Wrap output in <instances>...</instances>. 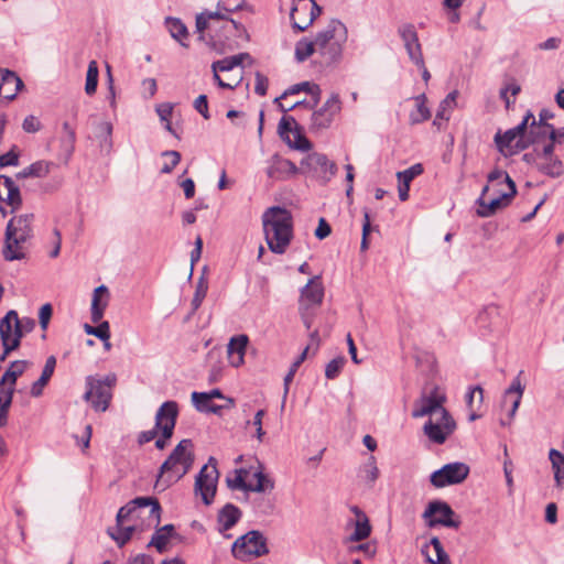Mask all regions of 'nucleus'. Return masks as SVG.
<instances>
[{"mask_svg":"<svg viewBox=\"0 0 564 564\" xmlns=\"http://www.w3.org/2000/svg\"><path fill=\"white\" fill-rule=\"evenodd\" d=\"M265 242L276 254H283L293 238V217L289 209L272 206L261 217Z\"/></svg>","mask_w":564,"mask_h":564,"instance_id":"1","label":"nucleus"},{"mask_svg":"<svg viewBox=\"0 0 564 564\" xmlns=\"http://www.w3.org/2000/svg\"><path fill=\"white\" fill-rule=\"evenodd\" d=\"M193 443L191 440H182L160 468L155 487L165 490L172 484L185 476L194 463Z\"/></svg>","mask_w":564,"mask_h":564,"instance_id":"2","label":"nucleus"},{"mask_svg":"<svg viewBox=\"0 0 564 564\" xmlns=\"http://www.w3.org/2000/svg\"><path fill=\"white\" fill-rule=\"evenodd\" d=\"M347 39L348 31L346 25L337 19L330 20L326 28L315 36L321 63L326 66L338 64L343 57V50Z\"/></svg>","mask_w":564,"mask_h":564,"instance_id":"3","label":"nucleus"},{"mask_svg":"<svg viewBox=\"0 0 564 564\" xmlns=\"http://www.w3.org/2000/svg\"><path fill=\"white\" fill-rule=\"evenodd\" d=\"M241 8V4L235 8H227L221 2H218L216 11H204L196 15V32L198 33V40L206 42V30H214L221 32L220 37H228L231 32L240 30L242 26L240 23L230 19L226 13L235 12Z\"/></svg>","mask_w":564,"mask_h":564,"instance_id":"4","label":"nucleus"},{"mask_svg":"<svg viewBox=\"0 0 564 564\" xmlns=\"http://www.w3.org/2000/svg\"><path fill=\"white\" fill-rule=\"evenodd\" d=\"M532 135L533 151L527 153L524 158L532 161L534 166L543 174L551 177H558L564 172L562 161L554 154V144L552 140H547L538 134Z\"/></svg>","mask_w":564,"mask_h":564,"instance_id":"5","label":"nucleus"},{"mask_svg":"<svg viewBox=\"0 0 564 564\" xmlns=\"http://www.w3.org/2000/svg\"><path fill=\"white\" fill-rule=\"evenodd\" d=\"M116 376L108 375L104 379L88 376L86 378V392L84 400L90 402L95 411L105 412L111 400V388L116 383Z\"/></svg>","mask_w":564,"mask_h":564,"instance_id":"6","label":"nucleus"},{"mask_svg":"<svg viewBox=\"0 0 564 564\" xmlns=\"http://www.w3.org/2000/svg\"><path fill=\"white\" fill-rule=\"evenodd\" d=\"M533 119H535L534 116L528 112L523 120L514 128L507 130L502 135L496 133V148L499 152L505 156H510L527 148L528 141L525 140L524 133L528 127L531 128Z\"/></svg>","mask_w":564,"mask_h":564,"instance_id":"7","label":"nucleus"},{"mask_svg":"<svg viewBox=\"0 0 564 564\" xmlns=\"http://www.w3.org/2000/svg\"><path fill=\"white\" fill-rule=\"evenodd\" d=\"M148 507H150L148 516L150 524L153 523L155 527L159 525L161 518V506L158 499L152 497H137L129 501L126 506L119 509L116 521L118 524H121L130 518H142L144 509Z\"/></svg>","mask_w":564,"mask_h":564,"instance_id":"8","label":"nucleus"},{"mask_svg":"<svg viewBox=\"0 0 564 564\" xmlns=\"http://www.w3.org/2000/svg\"><path fill=\"white\" fill-rule=\"evenodd\" d=\"M446 398L438 387H433L429 392H423L413 403L412 417L429 416L432 419L443 413L446 414L444 402Z\"/></svg>","mask_w":564,"mask_h":564,"instance_id":"9","label":"nucleus"},{"mask_svg":"<svg viewBox=\"0 0 564 564\" xmlns=\"http://www.w3.org/2000/svg\"><path fill=\"white\" fill-rule=\"evenodd\" d=\"M232 554L240 561H249L268 553L265 538L259 531H249L238 538L232 545Z\"/></svg>","mask_w":564,"mask_h":564,"instance_id":"10","label":"nucleus"},{"mask_svg":"<svg viewBox=\"0 0 564 564\" xmlns=\"http://www.w3.org/2000/svg\"><path fill=\"white\" fill-rule=\"evenodd\" d=\"M218 478L217 460L214 457H209L208 464L202 467L195 480V494L202 497L205 505L213 502Z\"/></svg>","mask_w":564,"mask_h":564,"instance_id":"11","label":"nucleus"},{"mask_svg":"<svg viewBox=\"0 0 564 564\" xmlns=\"http://www.w3.org/2000/svg\"><path fill=\"white\" fill-rule=\"evenodd\" d=\"M469 471V466L463 462L448 463L433 471L430 481L435 488L458 485L468 477Z\"/></svg>","mask_w":564,"mask_h":564,"instance_id":"12","label":"nucleus"},{"mask_svg":"<svg viewBox=\"0 0 564 564\" xmlns=\"http://www.w3.org/2000/svg\"><path fill=\"white\" fill-rule=\"evenodd\" d=\"M456 422L448 411L429 419L423 425V433L433 444L442 445L455 432Z\"/></svg>","mask_w":564,"mask_h":564,"instance_id":"13","label":"nucleus"},{"mask_svg":"<svg viewBox=\"0 0 564 564\" xmlns=\"http://www.w3.org/2000/svg\"><path fill=\"white\" fill-rule=\"evenodd\" d=\"M178 415V405L175 401L164 402L155 415V427L162 432L163 438L155 441V446L163 449L166 446V440L171 438Z\"/></svg>","mask_w":564,"mask_h":564,"instance_id":"14","label":"nucleus"},{"mask_svg":"<svg viewBox=\"0 0 564 564\" xmlns=\"http://www.w3.org/2000/svg\"><path fill=\"white\" fill-rule=\"evenodd\" d=\"M427 527L443 525L458 528L460 522L455 520V512L447 502L441 500L431 501L422 514Z\"/></svg>","mask_w":564,"mask_h":564,"instance_id":"15","label":"nucleus"},{"mask_svg":"<svg viewBox=\"0 0 564 564\" xmlns=\"http://www.w3.org/2000/svg\"><path fill=\"white\" fill-rule=\"evenodd\" d=\"M300 91H305L306 94H308L311 96V100L310 101H304V100L296 101L293 105H291L290 107H284L283 104H279V107L283 112L296 110L300 108H306V109L311 110L319 104L321 94H322L321 87L317 84L311 83V82H302V83L291 86L282 94L280 99H283L289 95L299 94Z\"/></svg>","mask_w":564,"mask_h":564,"instance_id":"16","label":"nucleus"},{"mask_svg":"<svg viewBox=\"0 0 564 564\" xmlns=\"http://www.w3.org/2000/svg\"><path fill=\"white\" fill-rule=\"evenodd\" d=\"M340 99L333 94L325 104L311 115L310 130L318 132L330 127L334 117L340 111Z\"/></svg>","mask_w":564,"mask_h":564,"instance_id":"17","label":"nucleus"},{"mask_svg":"<svg viewBox=\"0 0 564 564\" xmlns=\"http://www.w3.org/2000/svg\"><path fill=\"white\" fill-rule=\"evenodd\" d=\"M322 13V8L314 0H301L292 8L290 19L292 26L302 32Z\"/></svg>","mask_w":564,"mask_h":564,"instance_id":"18","label":"nucleus"},{"mask_svg":"<svg viewBox=\"0 0 564 564\" xmlns=\"http://www.w3.org/2000/svg\"><path fill=\"white\" fill-rule=\"evenodd\" d=\"M523 390H524V388L521 384L520 377L517 376L512 380L511 384L503 392V395H502V399L500 402V411H501V413H506V415H507V419H505L502 416L500 417L501 425L509 424L510 421L512 420V417L514 416V414L519 408L520 401L522 399Z\"/></svg>","mask_w":564,"mask_h":564,"instance_id":"19","label":"nucleus"},{"mask_svg":"<svg viewBox=\"0 0 564 564\" xmlns=\"http://www.w3.org/2000/svg\"><path fill=\"white\" fill-rule=\"evenodd\" d=\"M14 319H17V312L11 310L0 321V337L4 348L2 360L6 355L20 346L21 334L15 330Z\"/></svg>","mask_w":564,"mask_h":564,"instance_id":"20","label":"nucleus"},{"mask_svg":"<svg viewBox=\"0 0 564 564\" xmlns=\"http://www.w3.org/2000/svg\"><path fill=\"white\" fill-rule=\"evenodd\" d=\"M517 194L516 183L507 172L496 170V210L508 207Z\"/></svg>","mask_w":564,"mask_h":564,"instance_id":"21","label":"nucleus"},{"mask_svg":"<svg viewBox=\"0 0 564 564\" xmlns=\"http://www.w3.org/2000/svg\"><path fill=\"white\" fill-rule=\"evenodd\" d=\"M399 34L404 43L410 59L417 66L423 67V55L417 33L413 25L405 24L399 29Z\"/></svg>","mask_w":564,"mask_h":564,"instance_id":"22","label":"nucleus"},{"mask_svg":"<svg viewBox=\"0 0 564 564\" xmlns=\"http://www.w3.org/2000/svg\"><path fill=\"white\" fill-rule=\"evenodd\" d=\"M299 173L296 165L278 154L268 161L267 175L274 181H284Z\"/></svg>","mask_w":564,"mask_h":564,"instance_id":"23","label":"nucleus"},{"mask_svg":"<svg viewBox=\"0 0 564 564\" xmlns=\"http://www.w3.org/2000/svg\"><path fill=\"white\" fill-rule=\"evenodd\" d=\"M302 163L306 164L311 170L319 173L324 182L330 181V178L337 173V165L335 162L329 161L323 153H310Z\"/></svg>","mask_w":564,"mask_h":564,"instance_id":"24","label":"nucleus"},{"mask_svg":"<svg viewBox=\"0 0 564 564\" xmlns=\"http://www.w3.org/2000/svg\"><path fill=\"white\" fill-rule=\"evenodd\" d=\"M0 200L11 206V213L17 212L22 206L20 188L14 181L7 175H0Z\"/></svg>","mask_w":564,"mask_h":564,"instance_id":"25","label":"nucleus"},{"mask_svg":"<svg viewBox=\"0 0 564 564\" xmlns=\"http://www.w3.org/2000/svg\"><path fill=\"white\" fill-rule=\"evenodd\" d=\"M324 297V289L318 281V276L311 279L307 284L301 290L300 307L310 310L322 303Z\"/></svg>","mask_w":564,"mask_h":564,"instance_id":"26","label":"nucleus"},{"mask_svg":"<svg viewBox=\"0 0 564 564\" xmlns=\"http://www.w3.org/2000/svg\"><path fill=\"white\" fill-rule=\"evenodd\" d=\"M33 220L34 215L32 213L14 216L9 220L6 231L9 232V236L13 234L19 237L20 240L28 241L33 235Z\"/></svg>","mask_w":564,"mask_h":564,"instance_id":"27","label":"nucleus"},{"mask_svg":"<svg viewBox=\"0 0 564 564\" xmlns=\"http://www.w3.org/2000/svg\"><path fill=\"white\" fill-rule=\"evenodd\" d=\"M22 87L23 82L14 72L0 67V97L10 101Z\"/></svg>","mask_w":564,"mask_h":564,"instance_id":"28","label":"nucleus"},{"mask_svg":"<svg viewBox=\"0 0 564 564\" xmlns=\"http://www.w3.org/2000/svg\"><path fill=\"white\" fill-rule=\"evenodd\" d=\"M249 338L245 334H240L230 338L227 345V355L229 364L232 367H239L243 364Z\"/></svg>","mask_w":564,"mask_h":564,"instance_id":"29","label":"nucleus"},{"mask_svg":"<svg viewBox=\"0 0 564 564\" xmlns=\"http://www.w3.org/2000/svg\"><path fill=\"white\" fill-rule=\"evenodd\" d=\"M109 304V291L106 285H99L94 290L91 299V322L99 323Z\"/></svg>","mask_w":564,"mask_h":564,"instance_id":"30","label":"nucleus"},{"mask_svg":"<svg viewBox=\"0 0 564 564\" xmlns=\"http://www.w3.org/2000/svg\"><path fill=\"white\" fill-rule=\"evenodd\" d=\"M25 240H20L15 235H10L6 231L4 246L2 250L3 258L7 261L22 260L25 258L24 243Z\"/></svg>","mask_w":564,"mask_h":564,"instance_id":"31","label":"nucleus"},{"mask_svg":"<svg viewBox=\"0 0 564 564\" xmlns=\"http://www.w3.org/2000/svg\"><path fill=\"white\" fill-rule=\"evenodd\" d=\"M351 511L356 513L357 521L355 522V529L352 533L349 535V541L359 542L367 539L370 535L371 527L369 524L368 518L364 512L356 506L351 508Z\"/></svg>","mask_w":564,"mask_h":564,"instance_id":"32","label":"nucleus"},{"mask_svg":"<svg viewBox=\"0 0 564 564\" xmlns=\"http://www.w3.org/2000/svg\"><path fill=\"white\" fill-rule=\"evenodd\" d=\"M55 367L56 358L54 356L47 357L40 378L31 387V394L33 397H40L42 394L44 387L48 383L54 373Z\"/></svg>","mask_w":564,"mask_h":564,"instance_id":"33","label":"nucleus"},{"mask_svg":"<svg viewBox=\"0 0 564 564\" xmlns=\"http://www.w3.org/2000/svg\"><path fill=\"white\" fill-rule=\"evenodd\" d=\"M484 401V391L479 386L473 387L466 394V404L469 410V421L481 416L479 412Z\"/></svg>","mask_w":564,"mask_h":564,"instance_id":"34","label":"nucleus"},{"mask_svg":"<svg viewBox=\"0 0 564 564\" xmlns=\"http://www.w3.org/2000/svg\"><path fill=\"white\" fill-rule=\"evenodd\" d=\"M531 134L541 135L547 140H552L553 144L564 143V128L555 129L552 124H535V119L531 123Z\"/></svg>","mask_w":564,"mask_h":564,"instance_id":"35","label":"nucleus"},{"mask_svg":"<svg viewBox=\"0 0 564 564\" xmlns=\"http://www.w3.org/2000/svg\"><path fill=\"white\" fill-rule=\"evenodd\" d=\"M241 511L232 503H227L218 513V523L221 530L231 529L240 519Z\"/></svg>","mask_w":564,"mask_h":564,"instance_id":"36","label":"nucleus"},{"mask_svg":"<svg viewBox=\"0 0 564 564\" xmlns=\"http://www.w3.org/2000/svg\"><path fill=\"white\" fill-rule=\"evenodd\" d=\"M28 367V361L25 360H17L13 361L10 367L6 370L2 378L0 379V389L6 388L4 386L8 383V388H13L15 386L18 377H20Z\"/></svg>","mask_w":564,"mask_h":564,"instance_id":"37","label":"nucleus"},{"mask_svg":"<svg viewBox=\"0 0 564 564\" xmlns=\"http://www.w3.org/2000/svg\"><path fill=\"white\" fill-rule=\"evenodd\" d=\"M174 525L165 524L162 528L158 529L152 539L150 540L148 546H154L158 552L162 553L165 550V546L169 540L173 536Z\"/></svg>","mask_w":564,"mask_h":564,"instance_id":"38","label":"nucleus"},{"mask_svg":"<svg viewBox=\"0 0 564 564\" xmlns=\"http://www.w3.org/2000/svg\"><path fill=\"white\" fill-rule=\"evenodd\" d=\"M549 459L554 471L555 484L557 487H562L564 484V454L555 448H552L549 452Z\"/></svg>","mask_w":564,"mask_h":564,"instance_id":"39","label":"nucleus"},{"mask_svg":"<svg viewBox=\"0 0 564 564\" xmlns=\"http://www.w3.org/2000/svg\"><path fill=\"white\" fill-rule=\"evenodd\" d=\"M165 24L169 29L171 36L176 40L182 46L187 47L188 44L184 42L186 40L188 32L185 24L176 18H166Z\"/></svg>","mask_w":564,"mask_h":564,"instance_id":"40","label":"nucleus"},{"mask_svg":"<svg viewBox=\"0 0 564 564\" xmlns=\"http://www.w3.org/2000/svg\"><path fill=\"white\" fill-rule=\"evenodd\" d=\"M431 545L434 550L435 556H431L429 553V545H426L422 553L426 556V560L432 564H449L448 555L445 552L438 538L433 536L431 539Z\"/></svg>","mask_w":564,"mask_h":564,"instance_id":"41","label":"nucleus"},{"mask_svg":"<svg viewBox=\"0 0 564 564\" xmlns=\"http://www.w3.org/2000/svg\"><path fill=\"white\" fill-rule=\"evenodd\" d=\"M488 192L489 185L487 184L486 186H484L482 193L476 202V214L479 217H488L494 214V195H490Z\"/></svg>","mask_w":564,"mask_h":564,"instance_id":"42","label":"nucleus"},{"mask_svg":"<svg viewBox=\"0 0 564 564\" xmlns=\"http://www.w3.org/2000/svg\"><path fill=\"white\" fill-rule=\"evenodd\" d=\"M416 109L410 113V123L417 124L426 121L431 117L430 109L426 107V97L421 94L415 97Z\"/></svg>","mask_w":564,"mask_h":564,"instance_id":"43","label":"nucleus"},{"mask_svg":"<svg viewBox=\"0 0 564 564\" xmlns=\"http://www.w3.org/2000/svg\"><path fill=\"white\" fill-rule=\"evenodd\" d=\"M246 58H249L248 53H240L220 61H216L212 64V70L229 72L241 65Z\"/></svg>","mask_w":564,"mask_h":564,"instance_id":"44","label":"nucleus"},{"mask_svg":"<svg viewBox=\"0 0 564 564\" xmlns=\"http://www.w3.org/2000/svg\"><path fill=\"white\" fill-rule=\"evenodd\" d=\"M360 476L369 487H372L379 478V468L377 467L375 456L370 455L368 460L360 468Z\"/></svg>","mask_w":564,"mask_h":564,"instance_id":"45","label":"nucleus"},{"mask_svg":"<svg viewBox=\"0 0 564 564\" xmlns=\"http://www.w3.org/2000/svg\"><path fill=\"white\" fill-rule=\"evenodd\" d=\"M310 350V346H306L304 351L294 360V362L291 365L290 370L288 371L286 376L284 377V391H283V400H282V408L285 404V400L290 390V384L293 381V378L301 366V364L306 359L307 351Z\"/></svg>","mask_w":564,"mask_h":564,"instance_id":"46","label":"nucleus"},{"mask_svg":"<svg viewBox=\"0 0 564 564\" xmlns=\"http://www.w3.org/2000/svg\"><path fill=\"white\" fill-rule=\"evenodd\" d=\"M520 90L521 87L517 80L510 78L505 82L503 87L500 89V98L505 101L507 109H509L510 105L514 102Z\"/></svg>","mask_w":564,"mask_h":564,"instance_id":"47","label":"nucleus"},{"mask_svg":"<svg viewBox=\"0 0 564 564\" xmlns=\"http://www.w3.org/2000/svg\"><path fill=\"white\" fill-rule=\"evenodd\" d=\"M253 477L256 478L257 484H249V491L265 492L271 491L274 488V481L268 475H265L261 468L254 471Z\"/></svg>","mask_w":564,"mask_h":564,"instance_id":"48","label":"nucleus"},{"mask_svg":"<svg viewBox=\"0 0 564 564\" xmlns=\"http://www.w3.org/2000/svg\"><path fill=\"white\" fill-rule=\"evenodd\" d=\"M457 97L458 91L453 90L441 101L437 110V118H442L444 120L449 119V113L457 106Z\"/></svg>","mask_w":564,"mask_h":564,"instance_id":"49","label":"nucleus"},{"mask_svg":"<svg viewBox=\"0 0 564 564\" xmlns=\"http://www.w3.org/2000/svg\"><path fill=\"white\" fill-rule=\"evenodd\" d=\"M98 64L96 61H90L86 74L85 93L89 96L94 95L97 90L98 85Z\"/></svg>","mask_w":564,"mask_h":564,"instance_id":"50","label":"nucleus"},{"mask_svg":"<svg viewBox=\"0 0 564 564\" xmlns=\"http://www.w3.org/2000/svg\"><path fill=\"white\" fill-rule=\"evenodd\" d=\"M13 388L0 389V427L6 425L8 412L12 403Z\"/></svg>","mask_w":564,"mask_h":564,"instance_id":"51","label":"nucleus"},{"mask_svg":"<svg viewBox=\"0 0 564 564\" xmlns=\"http://www.w3.org/2000/svg\"><path fill=\"white\" fill-rule=\"evenodd\" d=\"M248 473L249 471L245 468L236 469L234 477H227V486L232 490L249 491V484L246 481Z\"/></svg>","mask_w":564,"mask_h":564,"instance_id":"52","label":"nucleus"},{"mask_svg":"<svg viewBox=\"0 0 564 564\" xmlns=\"http://www.w3.org/2000/svg\"><path fill=\"white\" fill-rule=\"evenodd\" d=\"M317 54V47L314 41H308L306 39H302L296 43L295 46V57L299 62H304L312 54Z\"/></svg>","mask_w":564,"mask_h":564,"instance_id":"53","label":"nucleus"},{"mask_svg":"<svg viewBox=\"0 0 564 564\" xmlns=\"http://www.w3.org/2000/svg\"><path fill=\"white\" fill-rule=\"evenodd\" d=\"M97 326H91L89 324L84 325V330L88 335H93L99 338L102 341H107L110 338V327L107 321H100L97 323Z\"/></svg>","mask_w":564,"mask_h":564,"instance_id":"54","label":"nucleus"},{"mask_svg":"<svg viewBox=\"0 0 564 564\" xmlns=\"http://www.w3.org/2000/svg\"><path fill=\"white\" fill-rule=\"evenodd\" d=\"M291 148L300 151H308L312 148L310 140L302 134L296 126L294 131L290 134V142H286Z\"/></svg>","mask_w":564,"mask_h":564,"instance_id":"55","label":"nucleus"},{"mask_svg":"<svg viewBox=\"0 0 564 564\" xmlns=\"http://www.w3.org/2000/svg\"><path fill=\"white\" fill-rule=\"evenodd\" d=\"M133 531L134 525L124 527L123 523H117L115 531L110 532V535L118 545L122 546L131 539Z\"/></svg>","mask_w":564,"mask_h":564,"instance_id":"56","label":"nucleus"},{"mask_svg":"<svg viewBox=\"0 0 564 564\" xmlns=\"http://www.w3.org/2000/svg\"><path fill=\"white\" fill-rule=\"evenodd\" d=\"M297 126L296 120L292 116H283L279 123V134L285 141L290 142V134Z\"/></svg>","mask_w":564,"mask_h":564,"instance_id":"57","label":"nucleus"},{"mask_svg":"<svg viewBox=\"0 0 564 564\" xmlns=\"http://www.w3.org/2000/svg\"><path fill=\"white\" fill-rule=\"evenodd\" d=\"M346 364L344 356H339L330 360L325 368V377L329 380L337 378Z\"/></svg>","mask_w":564,"mask_h":564,"instance_id":"58","label":"nucleus"},{"mask_svg":"<svg viewBox=\"0 0 564 564\" xmlns=\"http://www.w3.org/2000/svg\"><path fill=\"white\" fill-rule=\"evenodd\" d=\"M56 164L50 161H36L30 165V172L33 174V177H45L50 174L52 167H55Z\"/></svg>","mask_w":564,"mask_h":564,"instance_id":"59","label":"nucleus"},{"mask_svg":"<svg viewBox=\"0 0 564 564\" xmlns=\"http://www.w3.org/2000/svg\"><path fill=\"white\" fill-rule=\"evenodd\" d=\"M423 173V166L420 163H416L404 171H400L397 173L398 181L405 182L411 184V182L419 175Z\"/></svg>","mask_w":564,"mask_h":564,"instance_id":"60","label":"nucleus"},{"mask_svg":"<svg viewBox=\"0 0 564 564\" xmlns=\"http://www.w3.org/2000/svg\"><path fill=\"white\" fill-rule=\"evenodd\" d=\"M63 130L65 132V137L62 139L63 147L68 154H72L76 140L75 131L68 122L63 123Z\"/></svg>","mask_w":564,"mask_h":564,"instance_id":"61","label":"nucleus"},{"mask_svg":"<svg viewBox=\"0 0 564 564\" xmlns=\"http://www.w3.org/2000/svg\"><path fill=\"white\" fill-rule=\"evenodd\" d=\"M207 290H208L207 282L205 281L204 278H200L197 282L196 291H195L194 297L192 300L193 310H197L200 306L203 300L205 299V296L207 294Z\"/></svg>","mask_w":564,"mask_h":564,"instance_id":"62","label":"nucleus"},{"mask_svg":"<svg viewBox=\"0 0 564 564\" xmlns=\"http://www.w3.org/2000/svg\"><path fill=\"white\" fill-rule=\"evenodd\" d=\"M14 321H15V330L21 334V337L24 334L31 333L35 327V321L30 317L19 318V316L17 315V319H14Z\"/></svg>","mask_w":564,"mask_h":564,"instance_id":"63","label":"nucleus"},{"mask_svg":"<svg viewBox=\"0 0 564 564\" xmlns=\"http://www.w3.org/2000/svg\"><path fill=\"white\" fill-rule=\"evenodd\" d=\"M192 402L198 412L220 414L221 406L212 403V401H204L203 399H199V401Z\"/></svg>","mask_w":564,"mask_h":564,"instance_id":"64","label":"nucleus"}]
</instances>
